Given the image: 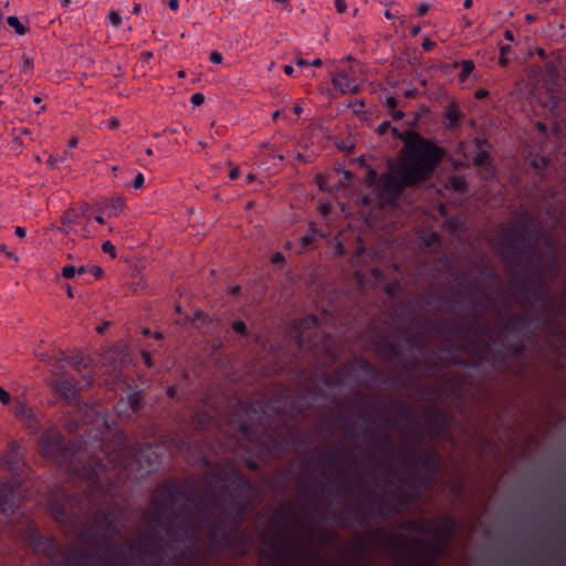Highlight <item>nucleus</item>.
I'll return each mask as SVG.
<instances>
[{"label":"nucleus","instance_id":"obj_1","mask_svg":"<svg viewBox=\"0 0 566 566\" xmlns=\"http://www.w3.org/2000/svg\"><path fill=\"white\" fill-rule=\"evenodd\" d=\"M389 129L403 142L396 166L379 177L375 170L368 169L366 176L369 186L376 185L378 198L382 202L394 201L403 189L428 180L444 157L443 148L412 129L401 133L391 127L389 122H384L377 127V133L385 135Z\"/></svg>","mask_w":566,"mask_h":566},{"label":"nucleus","instance_id":"obj_2","mask_svg":"<svg viewBox=\"0 0 566 566\" xmlns=\"http://www.w3.org/2000/svg\"><path fill=\"white\" fill-rule=\"evenodd\" d=\"M39 448L43 458L56 462L59 465L67 464L78 475L87 478L92 484L102 485L106 478L103 474L109 470L132 469L134 461L125 455L122 447L119 451L104 452V458L93 455L82 470L76 467L82 461L83 452L74 447H64L61 432L56 427L46 429L39 439Z\"/></svg>","mask_w":566,"mask_h":566},{"label":"nucleus","instance_id":"obj_3","mask_svg":"<svg viewBox=\"0 0 566 566\" xmlns=\"http://www.w3.org/2000/svg\"><path fill=\"white\" fill-rule=\"evenodd\" d=\"M193 503L195 499L187 496L184 485L178 482H165L154 492L147 518L172 535L177 533V524L184 522L186 510Z\"/></svg>","mask_w":566,"mask_h":566},{"label":"nucleus","instance_id":"obj_4","mask_svg":"<svg viewBox=\"0 0 566 566\" xmlns=\"http://www.w3.org/2000/svg\"><path fill=\"white\" fill-rule=\"evenodd\" d=\"M416 530L431 537L409 542L410 549L418 555L421 566H431L448 548L454 531V523L449 517L422 520Z\"/></svg>","mask_w":566,"mask_h":566},{"label":"nucleus","instance_id":"obj_5","mask_svg":"<svg viewBox=\"0 0 566 566\" xmlns=\"http://www.w3.org/2000/svg\"><path fill=\"white\" fill-rule=\"evenodd\" d=\"M94 534L97 537L98 543L105 545V552L107 556L99 566H115V563L111 560V556L115 553H120V547L116 543V536L119 533V526L113 517L108 514L105 515L102 512H97L94 517Z\"/></svg>","mask_w":566,"mask_h":566},{"label":"nucleus","instance_id":"obj_6","mask_svg":"<svg viewBox=\"0 0 566 566\" xmlns=\"http://www.w3.org/2000/svg\"><path fill=\"white\" fill-rule=\"evenodd\" d=\"M496 250L509 261L510 258H518L525 248V234L516 224L502 227L496 238Z\"/></svg>","mask_w":566,"mask_h":566},{"label":"nucleus","instance_id":"obj_7","mask_svg":"<svg viewBox=\"0 0 566 566\" xmlns=\"http://www.w3.org/2000/svg\"><path fill=\"white\" fill-rule=\"evenodd\" d=\"M66 361L65 357L56 358L51 364V371L55 375V379L53 382V387L55 390L65 399H72L75 397L76 391L82 390L85 386H88L93 377L85 376L84 384L75 380L67 375H64L61 370L64 368V364Z\"/></svg>","mask_w":566,"mask_h":566},{"label":"nucleus","instance_id":"obj_8","mask_svg":"<svg viewBox=\"0 0 566 566\" xmlns=\"http://www.w3.org/2000/svg\"><path fill=\"white\" fill-rule=\"evenodd\" d=\"M238 535L237 530H231L229 532H221L220 530H217L212 534V542L217 547L233 548L238 554L244 555L251 543V538L247 534H241L240 543L234 545L233 541Z\"/></svg>","mask_w":566,"mask_h":566},{"label":"nucleus","instance_id":"obj_9","mask_svg":"<svg viewBox=\"0 0 566 566\" xmlns=\"http://www.w3.org/2000/svg\"><path fill=\"white\" fill-rule=\"evenodd\" d=\"M332 82L343 94H356L359 92L356 71L353 66L338 69Z\"/></svg>","mask_w":566,"mask_h":566},{"label":"nucleus","instance_id":"obj_10","mask_svg":"<svg viewBox=\"0 0 566 566\" xmlns=\"http://www.w3.org/2000/svg\"><path fill=\"white\" fill-rule=\"evenodd\" d=\"M30 544L35 553H42L49 557L53 564H61L62 560L59 557L60 548L51 537H41L32 534Z\"/></svg>","mask_w":566,"mask_h":566},{"label":"nucleus","instance_id":"obj_11","mask_svg":"<svg viewBox=\"0 0 566 566\" xmlns=\"http://www.w3.org/2000/svg\"><path fill=\"white\" fill-rule=\"evenodd\" d=\"M412 463L423 469L429 478H433L439 470V454L437 451H419L412 455Z\"/></svg>","mask_w":566,"mask_h":566},{"label":"nucleus","instance_id":"obj_12","mask_svg":"<svg viewBox=\"0 0 566 566\" xmlns=\"http://www.w3.org/2000/svg\"><path fill=\"white\" fill-rule=\"evenodd\" d=\"M266 545L270 546L269 551L260 552V565L261 566H285L284 557L282 553H280L276 548V536H269L264 534L263 536Z\"/></svg>","mask_w":566,"mask_h":566},{"label":"nucleus","instance_id":"obj_13","mask_svg":"<svg viewBox=\"0 0 566 566\" xmlns=\"http://www.w3.org/2000/svg\"><path fill=\"white\" fill-rule=\"evenodd\" d=\"M64 562L66 566H94V556L83 549L70 548L64 556Z\"/></svg>","mask_w":566,"mask_h":566},{"label":"nucleus","instance_id":"obj_14","mask_svg":"<svg viewBox=\"0 0 566 566\" xmlns=\"http://www.w3.org/2000/svg\"><path fill=\"white\" fill-rule=\"evenodd\" d=\"M130 549L134 553L140 555L156 554L158 544L156 538L151 535L140 534L136 539L133 541Z\"/></svg>","mask_w":566,"mask_h":566},{"label":"nucleus","instance_id":"obj_15","mask_svg":"<svg viewBox=\"0 0 566 566\" xmlns=\"http://www.w3.org/2000/svg\"><path fill=\"white\" fill-rule=\"evenodd\" d=\"M0 464L11 472L19 470L21 464V455L19 452V447L15 442H11L8 446V449L0 458Z\"/></svg>","mask_w":566,"mask_h":566},{"label":"nucleus","instance_id":"obj_16","mask_svg":"<svg viewBox=\"0 0 566 566\" xmlns=\"http://www.w3.org/2000/svg\"><path fill=\"white\" fill-rule=\"evenodd\" d=\"M14 416L27 423L31 433L38 431L39 422L35 420V415L28 406L24 403H18L14 407Z\"/></svg>","mask_w":566,"mask_h":566},{"label":"nucleus","instance_id":"obj_17","mask_svg":"<svg viewBox=\"0 0 566 566\" xmlns=\"http://www.w3.org/2000/svg\"><path fill=\"white\" fill-rule=\"evenodd\" d=\"M15 505L13 486L9 483H0V511L8 513Z\"/></svg>","mask_w":566,"mask_h":566},{"label":"nucleus","instance_id":"obj_18","mask_svg":"<svg viewBox=\"0 0 566 566\" xmlns=\"http://www.w3.org/2000/svg\"><path fill=\"white\" fill-rule=\"evenodd\" d=\"M80 216L81 213L76 209H67L61 218L62 224L59 228V230L64 234H69L71 231H73L74 226L77 222Z\"/></svg>","mask_w":566,"mask_h":566},{"label":"nucleus","instance_id":"obj_19","mask_svg":"<svg viewBox=\"0 0 566 566\" xmlns=\"http://www.w3.org/2000/svg\"><path fill=\"white\" fill-rule=\"evenodd\" d=\"M199 510L208 515H217L219 513V500L211 495H207L200 503Z\"/></svg>","mask_w":566,"mask_h":566},{"label":"nucleus","instance_id":"obj_20","mask_svg":"<svg viewBox=\"0 0 566 566\" xmlns=\"http://www.w3.org/2000/svg\"><path fill=\"white\" fill-rule=\"evenodd\" d=\"M444 117L447 119L446 126L454 127L460 118L463 117V114L455 104H450L444 111Z\"/></svg>","mask_w":566,"mask_h":566},{"label":"nucleus","instance_id":"obj_21","mask_svg":"<svg viewBox=\"0 0 566 566\" xmlns=\"http://www.w3.org/2000/svg\"><path fill=\"white\" fill-rule=\"evenodd\" d=\"M51 512L59 523H66L69 518H71L72 516H76V513L72 509L69 512L56 503L52 504Z\"/></svg>","mask_w":566,"mask_h":566},{"label":"nucleus","instance_id":"obj_22","mask_svg":"<svg viewBox=\"0 0 566 566\" xmlns=\"http://www.w3.org/2000/svg\"><path fill=\"white\" fill-rule=\"evenodd\" d=\"M385 104L390 109V115L395 120H399L405 117V113L402 111L396 109L398 102L394 96L387 97Z\"/></svg>","mask_w":566,"mask_h":566},{"label":"nucleus","instance_id":"obj_23","mask_svg":"<svg viewBox=\"0 0 566 566\" xmlns=\"http://www.w3.org/2000/svg\"><path fill=\"white\" fill-rule=\"evenodd\" d=\"M474 63L471 60H464L461 63V72L459 73V80L464 82L468 76L473 72Z\"/></svg>","mask_w":566,"mask_h":566},{"label":"nucleus","instance_id":"obj_24","mask_svg":"<svg viewBox=\"0 0 566 566\" xmlns=\"http://www.w3.org/2000/svg\"><path fill=\"white\" fill-rule=\"evenodd\" d=\"M7 23L13 28L19 35L27 33V28L20 22L19 18L10 15L7 18Z\"/></svg>","mask_w":566,"mask_h":566},{"label":"nucleus","instance_id":"obj_25","mask_svg":"<svg viewBox=\"0 0 566 566\" xmlns=\"http://www.w3.org/2000/svg\"><path fill=\"white\" fill-rule=\"evenodd\" d=\"M449 187L454 191H462L465 189L467 182L463 177L453 176L448 181Z\"/></svg>","mask_w":566,"mask_h":566},{"label":"nucleus","instance_id":"obj_26","mask_svg":"<svg viewBox=\"0 0 566 566\" xmlns=\"http://www.w3.org/2000/svg\"><path fill=\"white\" fill-rule=\"evenodd\" d=\"M108 21L112 25L118 28L122 24V15L117 10H111L108 13Z\"/></svg>","mask_w":566,"mask_h":566},{"label":"nucleus","instance_id":"obj_27","mask_svg":"<svg viewBox=\"0 0 566 566\" xmlns=\"http://www.w3.org/2000/svg\"><path fill=\"white\" fill-rule=\"evenodd\" d=\"M474 164L478 166L489 165L490 164L489 154L485 151H481L480 154H478L474 158Z\"/></svg>","mask_w":566,"mask_h":566},{"label":"nucleus","instance_id":"obj_28","mask_svg":"<svg viewBox=\"0 0 566 566\" xmlns=\"http://www.w3.org/2000/svg\"><path fill=\"white\" fill-rule=\"evenodd\" d=\"M76 274V270H75V266L73 265H66L62 269V276L64 279H73Z\"/></svg>","mask_w":566,"mask_h":566},{"label":"nucleus","instance_id":"obj_29","mask_svg":"<svg viewBox=\"0 0 566 566\" xmlns=\"http://www.w3.org/2000/svg\"><path fill=\"white\" fill-rule=\"evenodd\" d=\"M102 250H103V252L111 254L112 258L116 256V249L111 241L104 242L102 244Z\"/></svg>","mask_w":566,"mask_h":566},{"label":"nucleus","instance_id":"obj_30","mask_svg":"<svg viewBox=\"0 0 566 566\" xmlns=\"http://www.w3.org/2000/svg\"><path fill=\"white\" fill-rule=\"evenodd\" d=\"M232 328L235 333L241 334V335H244L247 332V326H245L244 322H242V321H235L232 324Z\"/></svg>","mask_w":566,"mask_h":566},{"label":"nucleus","instance_id":"obj_31","mask_svg":"<svg viewBox=\"0 0 566 566\" xmlns=\"http://www.w3.org/2000/svg\"><path fill=\"white\" fill-rule=\"evenodd\" d=\"M129 403L134 411H137L139 409V394H133L129 396Z\"/></svg>","mask_w":566,"mask_h":566},{"label":"nucleus","instance_id":"obj_32","mask_svg":"<svg viewBox=\"0 0 566 566\" xmlns=\"http://www.w3.org/2000/svg\"><path fill=\"white\" fill-rule=\"evenodd\" d=\"M190 101L195 106H200L205 102V96L202 93H195Z\"/></svg>","mask_w":566,"mask_h":566},{"label":"nucleus","instance_id":"obj_33","mask_svg":"<svg viewBox=\"0 0 566 566\" xmlns=\"http://www.w3.org/2000/svg\"><path fill=\"white\" fill-rule=\"evenodd\" d=\"M11 400L10 394L0 387V401L2 405H9Z\"/></svg>","mask_w":566,"mask_h":566},{"label":"nucleus","instance_id":"obj_34","mask_svg":"<svg viewBox=\"0 0 566 566\" xmlns=\"http://www.w3.org/2000/svg\"><path fill=\"white\" fill-rule=\"evenodd\" d=\"M84 360H85V358H84L83 356H76V357H74V358H73V363H72V364H73V367H74L77 371H80V366H81V365H83L84 367H86V366H87V365H86V363H85Z\"/></svg>","mask_w":566,"mask_h":566},{"label":"nucleus","instance_id":"obj_35","mask_svg":"<svg viewBox=\"0 0 566 566\" xmlns=\"http://www.w3.org/2000/svg\"><path fill=\"white\" fill-rule=\"evenodd\" d=\"M144 175L142 172H138L136 176H135V179H134V182H133V186L136 188V189H140L143 186H144Z\"/></svg>","mask_w":566,"mask_h":566},{"label":"nucleus","instance_id":"obj_36","mask_svg":"<svg viewBox=\"0 0 566 566\" xmlns=\"http://www.w3.org/2000/svg\"><path fill=\"white\" fill-rule=\"evenodd\" d=\"M209 59H210V61H211L212 63H217V64L221 63V62H222V60H223L222 54H221L220 52H218V51H212V52L210 53Z\"/></svg>","mask_w":566,"mask_h":566},{"label":"nucleus","instance_id":"obj_37","mask_svg":"<svg viewBox=\"0 0 566 566\" xmlns=\"http://www.w3.org/2000/svg\"><path fill=\"white\" fill-rule=\"evenodd\" d=\"M63 161V158H61L60 156H53L51 155L48 159V165L51 167V168H55L56 165L59 163Z\"/></svg>","mask_w":566,"mask_h":566},{"label":"nucleus","instance_id":"obj_38","mask_svg":"<svg viewBox=\"0 0 566 566\" xmlns=\"http://www.w3.org/2000/svg\"><path fill=\"white\" fill-rule=\"evenodd\" d=\"M335 8L338 13H344L347 9L345 0H335Z\"/></svg>","mask_w":566,"mask_h":566},{"label":"nucleus","instance_id":"obj_39","mask_svg":"<svg viewBox=\"0 0 566 566\" xmlns=\"http://www.w3.org/2000/svg\"><path fill=\"white\" fill-rule=\"evenodd\" d=\"M124 207V200L122 198H117L113 203L114 214L116 216L118 211H122Z\"/></svg>","mask_w":566,"mask_h":566},{"label":"nucleus","instance_id":"obj_40","mask_svg":"<svg viewBox=\"0 0 566 566\" xmlns=\"http://www.w3.org/2000/svg\"><path fill=\"white\" fill-rule=\"evenodd\" d=\"M436 46V42L431 41L430 39H424L422 42V49L424 51H431Z\"/></svg>","mask_w":566,"mask_h":566},{"label":"nucleus","instance_id":"obj_41","mask_svg":"<svg viewBox=\"0 0 566 566\" xmlns=\"http://www.w3.org/2000/svg\"><path fill=\"white\" fill-rule=\"evenodd\" d=\"M271 261L273 264H281L284 262V255L281 252H276L273 254Z\"/></svg>","mask_w":566,"mask_h":566},{"label":"nucleus","instance_id":"obj_42","mask_svg":"<svg viewBox=\"0 0 566 566\" xmlns=\"http://www.w3.org/2000/svg\"><path fill=\"white\" fill-rule=\"evenodd\" d=\"M0 252L3 253L7 258L9 259H14L15 261L18 260L17 256H14L7 248L6 244H0Z\"/></svg>","mask_w":566,"mask_h":566},{"label":"nucleus","instance_id":"obj_43","mask_svg":"<svg viewBox=\"0 0 566 566\" xmlns=\"http://www.w3.org/2000/svg\"><path fill=\"white\" fill-rule=\"evenodd\" d=\"M339 566H364V565H363L361 558H358L356 560L344 562V563L339 564Z\"/></svg>","mask_w":566,"mask_h":566},{"label":"nucleus","instance_id":"obj_44","mask_svg":"<svg viewBox=\"0 0 566 566\" xmlns=\"http://www.w3.org/2000/svg\"><path fill=\"white\" fill-rule=\"evenodd\" d=\"M489 95V92L484 88H480L474 93L475 98L482 99Z\"/></svg>","mask_w":566,"mask_h":566},{"label":"nucleus","instance_id":"obj_45","mask_svg":"<svg viewBox=\"0 0 566 566\" xmlns=\"http://www.w3.org/2000/svg\"><path fill=\"white\" fill-rule=\"evenodd\" d=\"M429 10V4L427 3H421L419 7H418V10H417V13L418 15H423L428 12Z\"/></svg>","mask_w":566,"mask_h":566},{"label":"nucleus","instance_id":"obj_46","mask_svg":"<svg viewBox=\"0 0 566 566\" xmlns=\"http://www.w3.org/2000/svg\"><path fill=\"white\" fill-rule=\"evenodd\" d=\"M197 422L201 426H205L209 423V419L205 415L202 417L200 415H197Z\"/></svg>","mask_w":566,"mask_h":566},{"label":"nucleus","instance_id":"obj_47","mask_svg":"<svg viewBox=\"0 0 566 566\" xmlns=\"http://www.w3.org/2000/svg\"><path fill=\"white\" fill-rule=\"evenodd\" d=\"M229 177L232 180L237 179L239 177V168L238 167L232 168L229 172Z\"/></svg>","mask_w":566,"mask_h":566},{"label":"nucleus","instance_id":"obj_48","mask_svg":"<svg viewBox=\"0 0 566 566\" xmlns=\"http://www.w3.org/2000/svg\"><path fill=\"white\" fill-rule=\"evenodd\" d=\"M14 232L21 239L24 238L27 233L25 229L22 227H17Z\"/></svg>","mask_w":566,"mask_h":566},{"label":"nucleus","instance_id":"obj_49","mask_svg":"<svg viewBox=\"0 0 566 566\" xmlns=\"http://www.w3.org/2000/svg\"><path fill=\"white\" fill-rule=\"evenodd\" d=\"M143 358L145 364L149 367L151 365L150 354L148 352H143Z\"/></svg>","mask_w":566,"mask_h":566},{"label":"nucleus","instance_id":"obj_50","mask_svg":"<svg viewBox=\"0 0 566 566\" xmlns=\"http://www.w3.org/2000/svg\"><path fill=\"white\" fill-rule=\"evenodd\" d=\"M119 123L116 118H112L108 120V127L111 129H116L118 127Z\"/></svg>","mask_w":566,"mask_h":566},{"label":"nucleus","instance_id":"obj_51","mask_svg":"<svg viewBox=\"0 0 566 566\" xmlns=\"http://www.w3.org/2000/svg\"><path fill=\"white\" fill-rule=\"evenodd\" d=\"M418 94L417 90H408L405 92V96L407 98H413Z\"/></svg>","mask_w":566,"mask_h":566},{"label":"nucleus","instance_id":"obj_52","mask_svg":"<svg viewBox=\"0 0 566 566\" xmlns=\"http://www.w3.org/2000/svg\"><path fill=\"white\" fill-rule=\"evenodd\" d=\"M312 239H313V238H312V237H310V235H305V237H303V238H302V245H303V247H307V245H310V244L312 243Z\"/></svg>","mask_w":566,"mask_h":566},{"label":"nucleus","instance_id":"obj_53","mask_svg":"<svg viewBox=\"0 0 566 566\" xmlns=\"http://www.w3.org/2000/svg\"><path fill=\"white\" fill-rule=\"evenodd\" d=\"M168 6L171 10L176 11L179 8V2L178 0H170Z\"/></svg>","mask_w":566,"mask_h":566},{"label":"nucleus","instance_id":"obj_54","mask_svg":"<svg viewBox=\"0 0 566 566\" xmlns=\"http://www.w3.org/2000/svg\"><path fill=\"white\" fill-rule=\"evenodd\" d=\"M77 143H78V139L76 137H72L70 140H69V148H75L77 146Z\"/></svg>","mask_w":566,"mask_h":566},{"label":"nucleus","instance_id":"obj_55","mask_svg":"<svg viewBox=\"0 0 566 566\" xmlns=\"http://www.w3.org/2000/svg\"><path fill=\"white\" fill-rule=\"evenodd\" d=\"M295 63L297 66H306L308 65V63L301 56L296 57L295 59Z\"/></svg>","mask_w":566,"mask_h":566},{"label":"nucleus","instance_id":"obj_56","mask_svg":"<svg viewBox=\"0 0 566 566\" xmlns=\"http://www.w3.org/2000/svg\"><path fill=\"white\" fill-rule=\"evenodd\" d=\"M293 112L295 115H301V113L303 112V108L300 104H296L294 107H293Z\"/></svg>","mask_w":566,"mask_h":566},{"label":"nucleus","instance_id":"obj_57","mask_svg":"<svg viewBox=\"0 0 566 566\" xmlns=\"http://www.w3.org/2000/svg\"><path fill=\"white\" fill-rule=\"evenodd\" d=\"M293 72H294V69H293V66H292V65H285V66H284V73H285L286 75H292V74H293Z\"/></svg>","mask_w":566,"mask_h":566},{"label":"nucleus","instance_id":"obj_58","mask_svg":"<svg viewBox=\"0 0 566 566\" xmlns=\"http://www.w3.org/2000/svg\"><path fill=\"white\" fill-rule=\"evenodd\" d=\"M420 33V27L419 25H415L411 28V34L413 36L418 35Z\"/></svg>","mask_w":566,"mask_h":566},{"label":"nucleus","instance_id":"obj_59","mask_svg":"<svg viewBox=\"0 0 566 566\" xmlns=\"http://www.w3.org/2000/svg\"><path fill=\"white\" fill-rule=\"evenodd\" d=\"M323 64L322 60L321 59H315L314 61L311 62V65L312 66H315V67H318Z\"/></svg>","mask_w":566,"mask_h":566},{"label":"nucleus","instance_id":"obj_60","mask_svg":"<svg viewBox=\"0 0 566 566\" xmlns=\"http://www.w3.org/2000/svg\"><path fill=\"white\" fill-rule=\"evenodd\" d=\"M472 4H473V1H472V0H464V2H463V7H464L465 9L471 8V7H472Z\"/></svg>","mask_w":566,"mask_h":566},{"label":"nucleus","instance_id":"obj_61","mask_svg":"<svg viewBox=\"0 0 566 566\" xmlns=\"http://www.w3.org/2000/svg\"><path fill=\"white\" fill-rule=\"evenodd\" d=\"M167 395H168L170 398H172V397L175 396V388H174V387H169V388L167 389Z\"/></svg>","mask_w":566,"mask_h":566},{"label":"nucleus","instance_id":"obj_62","mask_svg":"<svg viewBox=\"0 0 566 566\" xmlns=\"http://www.w3.org/2000/svg\"><path fill=\"white\" fill-rule=\"evenodd\" d=\"M336 253H338V254H343V253H344V249H343L342 243H338V244H337V247H336Z\"/></svg>","mask_w":566,"mask_h":566},{"label":"nucleus","instance_id":"obj_63","mask_svg":"<svg viewBox=\"0 0 566 566\" xmlns=\"http://www.w3.org/2000/svg\"><path fill=\"white\" fill-rule=\"evenodd\" d=\"M76 270V274H83L86 272L85 268L84 266H78V268H75Z\"/></svg>","mask_w":566,"mask_h":566},{"label":"nucleus","instance_id":"obj_64","mask_svg":"<svg viewBox=\"0 0 566 566\" xmlns=\"http://www.w3.org/2000/svg\"><path fill=\"white\" fill-rule=\"evenodd\" d=\"M239 291H240V286H238V285H237V286H232V287L230 289V293H231V294H237Z\"/></svg>","mask_w":566,"mask_h":566}]
</instances>
